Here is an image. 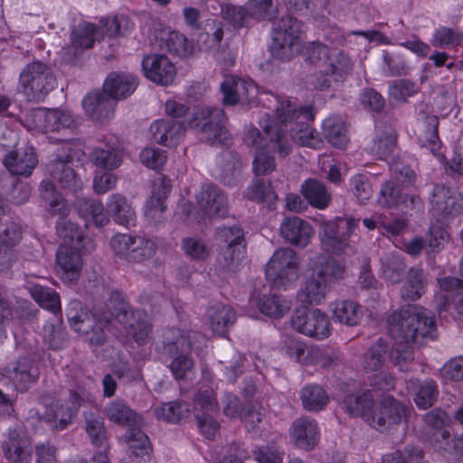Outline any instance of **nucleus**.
Listing matches in <instances>:
<instances>
[{
	"label": "nucleus",
	"instance_id": "obj_4",
	"mask_svg": "<svg viewBox=\"0 0 463 463\" xmlns=\"http://www.w3.org/2000/svg\"><path fill=\"white\" fill-rule=\"evenodd\" d=\"M275 106L273 126L277 123L287 139L290 137L301 146L317 148L322 140L318 133L309 126L314 119L313 108L301 106L296 99L272 96ZM289 142V140H288Z\"/></svg>",
	"mask_w": 463,
	"mask_h": 463
},
{
	"label": "nucleus",
	"instance_id": "obj_29",
	"mask_svg": "<svg viewBox=\"0 0 463 463\" xmlns=\"http://www.w3.org/2000/svg\"><path fill=\"white\" fill-rule=\"evenodd\" d=\"M75 207L79 215L85 221L87 227L90 224L103 227L109 223L108 209L99 200L79 197L76 199Z\"/></svg>",
	"mask_w": 463,
	"mask_h": 463
},
{
	"label": "nucleus",
	"instance_id": "obj_22",
	"mask_svg": "<svg viewBox=\"0 0 463 463\" xmlns=\"http://www.w3.org/2000/svg\"><path fill=\"white\" fill-rule=\"evenodd\" d=\"M196 199L200 209L210 218L225 217L228 213L226 195L214 184H203Z\"/></svg>",
	"mask_w": 463,
	"mask_h": 463
},
{
	"label": "nucleus",
	"instance_id": "obj_28",
	"mask_svg": "<svg viewBox=\"0 0 463 463\" xmlns=\"http://www.w3.org/2000/svg\"><path fill=\"white\" fill-rule=\"evenodd\" d=\"M290 435L298 448L313 449L319 440L317 421L308 417L297 419L292 423Z\"/></svg>",
	"mask_w": 463,
	"mask_h": 463
},
{
	"label": "nucleus",
	"instance_id": "obj_20",
	"mask_svg": "<svg viewBox=\"0 0 463 463\" xmlns=\"http://www.w3.org/2000/svg\"><path fill=\"white\" fill-rule=\"evenodd\" d=\"M353 71V62L345 53L342 52L332 51L322 65L323 73L326 74V78L320 81L317 78L316 86L320 90L328 89L333 81H342Z\"/></svg>",
	"mask_w": 463,
	"mask_h": 463
},
{
	"label": "nucleus",
	"instance_id": "obj_46",
	"mask_svg": "<svg viewBox=\"0 0 463 463\" xmlns=\"http://www.w3.org/2000/svg\"><path fill=\"white\" fill-rule=\"evenodd\" d=\"M82 106L87 114L97 120L109 118L112 112L113 102L104 93L87 95L82 100Z\"/></svg>",
	"mask_w": 463,
	"mask_h": 463
},
{
	"label": "nucleus",
	"instance_id": "obj_39",
	"mask_svg": "<svg viewBox=\"0 0 463 463\" xmlns=\"http://www.w3.org/2000/svg\"><path fill=\"white\" fill-rule=\"evenodd\" d=\"M303 408L308 411L317 412L325 410L329 403L327 392L315 383L306 384L299 392Z\"/></svg>",
	"mask_w": 463,
	"mask_h": 463
},
{
	"label": "nucleus",
	"instance_id": "obj_18",
	"mask_svg": "<svg viewBox=\"0 0 463 463\" xmlns=\"http://www.w3.org/2000/svg\"><path fill=\"white\" fill-rule=\"evenodd\" d=\"M430 203V211L439 220L456 216L463 209V200L443 184L434 185Z\"/></svg>",
	"mask_w": 463,
	"mask_h": 463
},
{
	"label": "nucleus",
	"instance_id": "obj_56",
	"mask_svg": "<svg viewBox=\"0 0 463 463\" xmlns=\"http://www.w3.org/2000/svg\"><path fill=\"white\" fill-rule=\"evenodd\" d=\"M156 416L158 420L176 423L189 413V406L181 402L163 403L156 409Z\"/></svg>",
	"mask_w": 463,
	"mask_h": 463
},
{
	"label": "nucleus",
	"instance_id": "obj_9",
	"mask_svg": "<svg viewBox=\"0 0 463 463\" xmlns=\"http://www.w3.org/2000/svg\"><path fill=\"white\" fill-rule=\"evenodd\" d=\"M359 220L349 217L337 218L324 222L320 224L319 240L321 247L328 253L335 255H352L355 248L349 241L356 228Z\"/></svg>",
	"mask_w": 463,
	"mask_h": 463
},
{
	"label": "nucleus",
	"instance_id": "obj_54",
	"mask_svg": "<svg viewBox=\"0 0 463 463\" xmlns=\"http://www.w3.org/2000/svg\"><path fill=\"white\" fill-rule=\"evenodd\" d=\"M248 14L256 20H271L279 12L272 0H248Z\"/></svg>",
	"mask_w": 463,
	"mask_h": 463
},
{
	"label": "nucleus",
	"instance_id": "obj_55",
	"mask_svg": "<svg viewBox=\"0 0 463 463\" xmlns=\"http://www.w3.org/2000/svg\"><path fill=\"white\" fill-rule=\"evenodd\" d=\"M462 42L463 33L446 26H440L436 29L430 40L433 46L439 48L458 46L460 45Z\"/></svg>",
	"mask_w": 463,
	"mask_h": 463
},
{
	"label": "nucleus",
	"instance_id": "obj_19",
	"mask_svg": "<svg viewBox=\"0 0 463 463\" xmlns=\"http://www.w3.org/2000/svg\"><path fill=\"white\" fill-rule=\"evenodd\" d=\"M142 69L149 80L163 86L171 85L176 75L174 63L163 54L145 56L142 61Z\"/></svg>",
	"mask_w": 463,
	"mask_h": 463
},
{
	"label": "nucleus",
	"instance_id": "obj_30",
	"mask_svg": "<svg viewBox=\"0 0 463 463\" xmlns=\"http://www.w3.org/2000/svg\"><path fill=\"white\" fill-rule=\"evenodd\" d=\"M137 78L126 73H110L105 80V93L114 99H125L131 95L137 86Z\"/></svg>",
	"mask_w": 463,
	"mask_h": 463
},
{
	"label": "nucleus",
	"instance_id": "obj_60",
	"mask_svg": "<svg viewBox=\"0 0 463 463\" xmlns=\"http://www.w3.org/2000/svg\"><path fill=\"white\" fill-rule=\"evenodd\" d=\"M420 90L419 86L407 79L395 80L389 83V94L397 100L406 101Z\"/></svg>",
	"mask_w": 463,
	"mask_h": 463
},
{
	"label": "nucleus",
	"instance_id": "obj_33",
	"mask_svg": "<svg viewBox=\"0 0 463 463\" xmlns=\"http://www.w3.org/2000/svg\"><path fill=\"white\" fill-rule=\"evenodd\" d=\"M90 160L99 169L113 171L121 165L123 153L116 144H104L92 149Z\"/></svg>",
	"mask_w": 463,
	"mask_h": 463
},
{
	"label": "nucleus",
	"instance_id": "obj_38",
	"mask_svg": "<svg viewBox=\"0 0 463 463\" xmlns=\"http://www.w3.org/2000/svg\"><path fill=\"white\" fill-rule=\"evenodd\" d=\"M6 372L16 388L22 392L27 390L28 385L34 383L38 375L33 368L31 359L26 357L19 359L16 363L10 364Z\"/></svg>",
	"mask_w": 463,
	"mask_h": 463
},
{
	"label": "nucleus",
	"instance_id": "obj_36",
	"mask_svg": "<svg viewBox=\"0 0 463 463\" xmlns=\"http://www.w3.org/2000/svg\"><path fill=\"white\" fill-rule=\"evenodd\" d=\"M373 394L370 391L357 392L345 395L342 402V409L352 417H366L373 409Z\"/></svg>",
	"mask_w": 463,
	"mask_h": 463
},
{
	"label": "nucleus",
	"instance_id": "obj_10",
	"mask_svg": "<svg viewBox=\"0 0 463 463\" xmlns=\"http://www.w3.org/2000/svg\"><path fill=\"white\" fill-rule=\"evenodd\" d=\"M92 401L91 393L79 387L70 392L67 399L55 400L50 404L44 402L45 411L40 419L49 423L54 430H64L71 424L80 408Z\"/></svg>",
	"mask_w": 463,
	"mask_h": 463
},
{
	"label": "nucleus",
	"instance_id": "obj_61",
	"mask_svg": "<svg viewBox=\"0 0 463 463\" xmlns=\"http://www.w3.org/2000/svg\"><path fill=\"white\" fill-rule=\"evenodd\" d=\"M423 452L416 447L396 450L383 458L382 463H423Z\"/></svg>",
	"mask_w": 463,
	"mask_h": 463
},
{
	"label": "nucleus",
	"instance_id": "obj_52",
	"mask_svg": "<svg viewBox=\"0 0 463 463\" xmlns=\"http://www.w3.org/2000/svg\"><path fill=\"white\" fill-rule=\"evenodd\" d=\"M430 441L433 442L439 449L443 450L452 457H459L463 452V437H451L449 430L440 431L439 436L431 439Z\"/></svg>",
	"mask_w": 463,
	"mask_h": 463
},
{
	"label": "nucleus",
	"instance_id": "obj_14",
	"mask_svg": "<svg viewBox=\"0 0 463 463\" xmlns=\"http://www.w3.org/2000/svg\"><path fill=\"white\" fill-rule=\"evenodd\" d=\"M110 247L119 259L137 263L151 259L156 250L153 240L130 233L115 234L110 240Z\"/></svg>",
	"mask_w": 463,
	"mask_h": 463
},
{
	"label": "nucleus",
	"instance_id": "obj_7",
	"mask_svg": "<svg viewBox=\"0 0 463 463\" xmlns=\"http://www.w3.org/2000/svg\"><path fill=\"white\" fill-rule=\"evenodd\" d=\"M41 197L46 211L51 215H59L60 220L56 224L57 232L64 239L68 245L85 246L83 231L74 222L63 218L70 213V207L63 197L57 192L54 184L43 180L40 185Z\"/></svg>",
	"mask_w": 463,
	"mask_h": 463
},
{
	"label": "nucleus",
	"instance_id": "obj_48",
	"mask_svg": "<svg viewBox=\"0 0 463 463\" xmlns=\"http://www.w3.org/2000/svg\"><path fill=\"white\" fill-rule=\"evenodd\" d=\"M396 132L392 127L380 130L373 141L370 153L378 159H386L392 154L396 146Z\"/></svg>",
	"mask_w": 463,
	"mask_h": 463
},
{
	"label": "nucleus",
	"instance_id": "obj_31",
	"mask_svg": "<svg viewBox=\"0 0 463 463\" xmlns=\"http://www.w3.org/2000/svg\"><path fill=\"white\" fill-rule=\"evenodd\" d=\"M335 322L348 326H357L363 318L362 307L351 299L336 300L330 305Z\"/></svg>",
	"mask_w": 463,
	"mask_h": 463
},
{
	"label": "nucleus",
	"instance_id": "obj_17",
	"mask_svg": "<svg viewBox=\"0 0 463 463\" xmlns=\"http://www.w3.org/2000/svg\"><path fill=\"white\" fill-rule=\"evenodd\" d=\"M85 246L62 243L56 252V269L60 279L65 283H74L83 268L81 251Z\"/></svg>",
	"mask_w": 463,
	"mask_h": 463
},
{
	"label": "nucleus",
	"instance_id": "obj_42",
	"mask_svg": "<svg viewBox=\"0 0 463 463\" xmlns=\"http://www.w3.org/2000/svg\"><path fill=\"white\" fill-rule=\"evenodd\" d=\"M125 440L128 446L130 457H135L144 461L149 458L152 448L148 437L140 430V427L128 429Z\"/></svg>",
	"mask_w": 463,
	"mask_h": 463
},
{
	"label": "nucleus",
	"instance_id": "obj_44",
	"mask_svg": "<svg viewBox=\"0 0 463 463\" xmlns=\"http://www.w3.org/2000/svg\"><path fill=\"white\" fill-rule=\"evenodd\" d=\"M426 284L423 270L418 268H411L401 288L402 298L411 301L419 299L425 292Z\"/></svg>",
	"mask_w": 463,
	"mask_h": 463
},
{
	"label": "nucleus",
	"instance_id": "obj_21",
	"mask_svg": "<svg viewBox=\"0 0 463 463\" xmlns=\"http://www.w3.org/2000/svg\"><path fill=\"white\" fill-rule=\"evenodd\" d=\"M5 458L12 463H30L32 442L21 429L10 430L2 445Z\"/></svg>",
	"mask_w": 463,
	"mask_h": 463
},
{
	"label": "nucleus",
	"instance_id": "obj_15",
	"mask_svg": "<svg viewBox=\"0 0 463 463\" xmlns=\"http://www.w3.org/2000/svg\"><path fill=\"white\" fill-rule=\"evenodd\" d=\"M413 409L391 396L383 397L374 405L372 413L366 417V422L379 431H386L407 420Z\"/></svg>",
	"mask_w": 463,
	"mask_h": 463
},
{
	"label": "nucleus",
	"instance_id": "obj_45",
	"mask_svg": "<svg viewBox=\"0 0 463 463\" xmlns=\"http://www.w3.org/2000/svg\"><path fill=\"white\" fill-rule=\"evenodd\" d=\"M301 193L308 203L318 209L326 208L331 202V194L325 184L316 179H308L301 185Z\"/></svg>",
	"mask_w": 463,
	"mask_h": 463
},
{
	"label": "nucleus",
	"instance_id": "obj_37",
	"mask_svg": "<svg viewBox=\"0 0 463 463\" xmlns=\"http://www.w3.org/2000/svg\"><path fill=\"white\" fill-rule=\"evenodd\" d=\"M206 317L211 329L220 335L225 334L236 320L234 310L221 303L210 307Z\"/></svg>",
	"mask_w": 463,
	"mask_h": 463
},
{
	"label": "nucleus",
	"instance_id": "obj_12",
	"mask_svg": "<svg viewBox=\"0 0 463 463\" xmlns=\"http://www.w3.org/2000/svg\"><path fill=\"white\" fill-rule=\"evenodd\" d=\"M192 346L191 334H184L177 328H168L163 334L162 351L173 358L169 368L177 380L184 379L194 367V361L188 355Z\"/></svg>",
	"mask_w": 463,
	"mask_h": 463
},
{
	"label": "nucleus",
	"instance_id": "obj_16",
	"mask_svg": "<svg viewBox=\"0 0 463 463\" xmlns=\"http://www.w3.org/2000/svg\"><path fill=\"white\" fill-rule=\"evenodd\" d=\"M291 325L298 333L317 340L327 338L332 329L328 316L318 308L297 309Z\"/></svg>",
	"mask_w": 463,
	"mask_h": 463
},
{
	"label": "nucleus",
	"instance_id": "obj_2",
	"mask_svg": "<svg viewBox=\"0 0 463 463\" xmlns=\"http://www.w3.org/2000/svg\"><path fill=\"white\" fill-rule=\"evenodd\" d=\"M390 335L394 344L389 356L401 370H406L413 361L411 343L434 338L436 322L432 313L417 305H406L391 314L387 319Z\"/></svg>",
	"mask_w": 463,
	"mask_h": 463
},
{
	"label": "nucleus",
	"instance_id": "obj_3",
	"mask_svg": "<svg viewBox=\"0 0 463 463\" xmlns=\"http://www.w3.org/2000/svg\"><path fill=\"white\" fill-rule=\"evenodd\" d=\"M226 120L222 109H199L183 122L156 120L150 126V132L153 139L165 146H176L186 129L196 130L201 138L211 145H228L230 133L225 127Z\"/></svg>",
	"mask_w": 463,
	"mask_h": 463
},
{
	"label": "nucleus",
	"instance_id": "obj_1",
	"mask_svg": "<svg viewBox=\"0 0 463 463\" xmlns=\"http://www.w3.org/2000/svg\"><path fill=\"white\" fill-rule=\"evenodd\" d=\"M108 312L91 313L83 308L78 300H71L67 308L71 326L85 337L90 345H100L107 337V332L118 330L142 345L151 331L150 319L143 311H132L119 293L112 295L107 304Z\"/></svg>",
	"mask_w": 463,
	"mask_h": 463
},
{
	"label": "nucleus",
	"instance_id": "obj_11",
	"mask_svg": "<svg viewBox=\"0 0 463 463\" xmlns=\"http://www.w3.org/2000/svg\"><path fill=\"white\" fill-rule=\"evenodd\" d=\"M300 259L289 248L277 250L266 266V279L273 288L287 289L299 276Z\"/></svg>",
	"mask_w": 463,
	"mask_h": 463
},
{
	"label": "nucleus",
	"instance_id": "obj_62",
	"mask_svg": "<svg viewBox=\"0 0 463 463\" xmlns=\"http://www.w3.org/2000/svg\"><path fill=\"white\" fill-rule=\"evenodd\" d=\"M100 23L109 37L124 35L133 27L130 20L124 15L103 18Z\"/></svg>",
	"mask_w": 463,
	"mask_h": 463
},
{
	"label": "nucleus",
	"instance_id": "obj_8",
	"mask_svg": "<svg viewBox=\"0 0 463 463\" xmlns=\"http://www.w3.org/2000/svg\"><path fill=\"white\" fill-rule=\"evenodd\" d=\"M303 24L296 18L282 16L273 24L270 52L274 58L289 61L302 49Z\"/></svg>",
	"mask_w": 463,
	"mask_h": 463
},
{
	"label": "nucleus",
	"instance_id": "obj_6",
	"mask_svg": "<svg viewBox=\"0 0 463 463\" xmlns=\"http://www.w3.org/2000/svg\"><path fill=\"white\" fill-rule=\"evenodd\" d=\"M345 269L339 260L327 258L304 280L297 294L298 300L302 304L319 305L330 291L332 283L344 277Z\"/></svg>",
	"mask_w": 463,
	"mask_h": 463
},
{
	"label": "nucleus",
	"instance_id": "obj_41",
	"mask_svg": "<svg viewBox=\"0 0 463 463\" xmlns=\"http://www.w3.org/2000/svg\"><path fill=\"white\" fill-rule=\"evenodd\" d=\"M388 345L382 339L376 341L363 355L361 365L366 373H373L385 368Z\"/></svg>",
	"mask_w": 463,
	"mask_h": 463
},
{
	"label": "nucleus",
	"instance_id": "obj_58",
	"mask_svg": "<svg viewBox=\"0 0 463 463\" xmlns=\"http://www.w3.org/2000/svg\"><path fill=\"white\" fill-rule=\"evenodd\" d=\"M377 202L383 207L392 208L405 203V199L396 183L387 181L383 184L380 190Z\"/></svg>",
	"mask_w": 463,
	"mask_h": 463
},
{
	"label": "nucleus",
	"instance_id": "obj_63",
	"mask_svg": "<svg viewBox=\"0 0 463 463\" xmlns=\"http://www.w3.org/2000/svg\"><path fill=\"white\" fill-rule=\"evenodd\" d=\"M118 177L110 170L98 169L94 173L93 190L98 194H104L116 188Z\"/></svg>",
	"mask_w": 463,
	"mask_h": 463
},
{
	"label": "nucleus",
	"instance_id": "obj_5",
	"mask_svg": "<svg viewBox=\"0 0 463 463\" xmlns=\"http://www.w3.org/2000/svg\"><path fill=\"white\" fill-rule=\"evenodd\" d=\"M260 125L263 135L251 127L245 134L244 142L248 146H256L252 162L254 173L257 175H265L276 169L275 158L270 152H277L281 157H285L291 152V145L281 128H278L277 123L273 126V120L269 114L260 118Z\"/></svg>",
	"mask_w": 463,
	"mask_h": 463
},
{
	"label": "nucleus",
	"instance_id": "obj_34",
	"mask_svg": "<svg viewBox=\"0 0 463 463\" xmlns=\"http://www.w3.org/2000/svg\"><path fill=\"white\" fill-rule=\"evenodd\" d=\"M97 29L93 24L80 23L71 32V45L66 49L68 56L76 57L86 49L91 48L96 39Z\"/></svg>",
	"mask_w": 463,
	"mask_h": 463
},
{
	"label": "nucleus",
	"instance_id": "obj_59",
	"mask_svg": "<svg viewBox=\"0 0 463 463\" xmlns=\"http://www.w3.org/2000/svg\"><path fill=\"white\" fill-rule=\"evenodd\" d=\"M350 189L361 203L369 201L373 193L370 178L364 174H357L350 178Z\"/></svg>",
	"mask_w": 463,
	"mask_h": 463
},
{
	"label": "nucleus",
	"instance_id": "obj_40",
	"mask_svg": "<svg viewBox=\"0 0 463 463\" xmlns=\"http://www.w3.org/2000/svg\"><path fill=\"white\" fill-rule=\"evenodd\" d=\"M156 186V184H155ZM160 186L161 188L158 192L156 189L153 191L152 195L145 205V216L153 222H160L164 220V213L166 209L165 200L171 189L170 184H166L164 180L161 181Z\"/></svg>",
	"mask_w": 463,
	"mask_h": 463
},
{
	"label": "nucleus",
	"instance_id": "obj_47",
	"mask_svg": "<svg viewBox=\"0 0 463 463\" xmlns=\"http://www.w3.org/2000/svg\"><path fill=\"white\" fill-rule=\"evenodd\" d=\"M323 132L328 142L335 147L344 148L348 142L346 127L341 117L332 116L325 119Z\"/></svg>",
	"mask_w": 463,
	"mask_h": 463
},
{
	"label": "nucleus",
	"instance_id": "obj_24",
	"mask_svg": "<svg viewBox=\"0 0 463 463\" xmlns=\"http://www.w3.org/2000/svg\"><path fill=\"white\" fill-rule=\"evenodd\" d=\"M36 127L44 132L71 129L76 126L75 119L68 111L39 109L33 111Z\"/></svg>",
	"mask_w": 463,
	"mask_h": 463
},
{
	"label": "nucleus",
	"instance_id": "obj_13",
	"mask_svg": "<svg viewBox=\"0 0 463 463\" xmlns=\"http://www.w3.org/2000/svg\"><path fill=\"white\" fill-rule=\"evenodd\" d=\"M55 84L52 68L42 61L28 63L20 73L19 86L30 99H42L54 89Z\"/></svg>",
	"mask_w": 463,
	"mask_h": 463
},
{
	"label": "nucleus",
	"instance_id": "obj_43",
	"mask_svg": "<svg viewBox=\"0 0 463 463\" xmlns=\"http://www.w3.org/2000/svg\"><path fill=\"white\" fill-rule=\"evenodd\" d=\"M260 311L271 318H281L291 307V302L285 297L276 294L261 296L257 301Z\"/></svg>",
	"mask_w": 463,
	"mask_h": 463
},
{
	"label": "nucleus",
	"instance_id": "obj_26",
	"mask_svg": "<svg viewBox=\"0 0 463 463\" xmlns=\"http://www.w3.org/2000/svg\"><path fill=\"white\" fill-rule=\"evenodd\" d=\"M279 231L288 242L300 247H306L315 233L311 224L298 216L285 218Z\"/></svg>",
	"mask_w": 463,
	"mask_h": 463
},
{
	"label": "nucleus",
	"instance_id": "obj_32",
	"mask_svg": "<svg viewBox=\"0 0 463 463\" xmlns=\"http://www.w3.org/2000/svg\"><path fill=\"white\" fill-rule=\"evenodd\" d=\"M48 172L62 188L77 192L83 186L82 181L69 165L68 160L56 158L48 165Z\"/></svg>",
	"mask_w": 463,
	"mask_h": 463
},
{
	"label": "nucleus",
	"instance_id": "obj_35",
	"mask_svg": "<svg viewBox=\"0 0 463 463\" xmlns=\"http://www.w3.org/2000/svg\"><path fill=\"white\" fill-rule=\"evenodd\" d=\"M104 413L110 421L126 426L128 429L141 427L143 424L142 419L121 400L109 402L106 406Z\"/></svg>",
	"mask_w": 463,
	"mask_h": 463
},
{
	"label": "nucleus",
	"instance_id": "obj_27",
	"mask_svg": "<svg viewBox=\"0 0 463 463\" xmlns=\"http://www.w3.org/2000/svg\"><path fill=\"white\" fill-rule=\"evenodd\" d=\"M5 168L13 175L28 177L38 165V157L32 146L10 151L3 159Z\"/></svg>",
	"mask_w": 463,
	"mask_h": 463
},
{
	"label": "nucleus",
	"instance_id": "obj_53",
	"mask_svg": "<svg viewBox=\"0 0 463 463\" xmlns=\"http://www.w3.org/2000/svg\"><path fill=\"white\" fill-rule=\"evenodd\" d=\"M439 395V390L433 380L428 379L419 383L414 402L418 408L426 410L431 407Z\"/></svg>",
	"mask_w": 463,
	"mask_h": 463
},
{
	"label": "nucleus",
	"instance_id": "obj_51",
	"mask_svg": "<svg viewBox=\"0 0 463 463\" xmlns=\"http://www.w3.org/2000/svg\"><path fill=\"white\" fill-rule=\"evenodd\" d=\"M30 293L42 307L51 310L53 314L61 312L60 297L52 288L35 285L30 288Z\"/></svg>",
	"mask_w": 463,
	"mask_h": 463
},
{
	"label": "nucleus",
	"instance_id": "obj_64",
	"mask_svg": "<svg viewBox=\"0 0 463 463\" xmlns=\"http://www.w3.org/2000/svg\"><path fill=\"white\" fill-rule=\"evenodd\" d=\"M247 197L251 201L271 203L276 199V194L269 184H266L261 179H256L249 185Z\"/></svg>",
	"mask_w": 463,
	"mask_h": 463
},
{
	"label": "nucleus",
	"instance_id": "obj_25",
	"mask_svg": "<svg viewBox=\"0 0 463 463\" xmlns=\"http://www.w3.org/2000/svg\"><path fill=\"white\" fill-rule=\"evenodd\" d=\"M109 217L118 225L131 227L136 225L137 213L132 202L120 193L110 194L106 202Z\"/></svg>",
	"mask_w": 463,
	"mask_h": 463
},
{
	"label": "nucleus",
	"instance_id": "obj_49",
	"mask_svg": "<svg viewBox=\"0 0 463 463\" xmlns=\"http://www.w3.org/2000/svg\"><path fill=\"white\" fill-rule=\"evenodd\" d=\"M381 274L392 284L399 283L403 277L406 265L397 253H387L381 259Z\"/></svg>",
	"mask_w": 463,
	"mask_h": 463
},
{
	"label": "nucleus",
	"instance_id": "obj_50",
	"mask_svg": "<svg viewBox=\"0 0 463 463\" xmlns=\"http://www.w3.org/2000/svg\"><path fill=\"white\" fill-rule=\"evenodd\" d=\"M440 290L443 293L436 297V302L439 315L443 311H448L450 308V298L454 296V291L463 288V279H458L454 277H445L438 280Z\"/></svg>",
	"mask_w": 463,
	"mask_h": 463
},
{
	"label": "nucleus",
	"instance_id": "obj_23",
	"mask_svg": "<svg viewBox=\"0 0 463 463\" xmlns=\"http://www.w3.org/2000/svg\"><path fill=\"white\" fill-rule=\"evenodd\" d=\"M225 105H234L240 101L251 102L257 95V88L250 80L235 76L226 77L221 84Z\"/></svg>",
	"mask_w": 463,
	"mask_h": 463
},
{
	"label": "nucleus",
	"instance_id": "obj_57",
	"mask_svg": "<svg viewBox=\"0 0 463 463\" xmlns=\"http://www.w3.org/2000/svg\"><path fill=\"white\" fill-rule=\"evenodd\" d=\"M85 419V430L92 444L97 447L103 448V451L107 452V433L103 420L94 415L86 416Z\"/></svg>",
	"mask_w": 463,
	"mask_h": 463
}]
</instances>
